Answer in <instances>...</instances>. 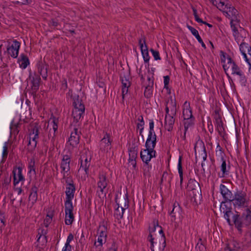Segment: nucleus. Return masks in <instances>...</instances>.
Listing matches in <instances>:
<instances>
[{
	"label": "nucleus",
	"instance_id": "1",
	"mask_svg": "<svg viewBox=\"0 0 251 251\" xmlns=\"http://www.w3.org/2000/svg\"><path fill=\"white\" fill-rule=\"evenodd\" d=\"M233 222L240 233H242V228L248 226L251 223V205L246 209L241 216L238 214L233 215Z\"/></svg>",
	"mask_w": 251,
	"mask_h": 251
},
{
	"label": "nucleus",
	"instance_id": "2",
	"mask_svg": "<svg viewBox=\"0 0 251 251\" xmlns=\"http://www.w3.org/2000/svg\"><path fill=\"white\" fill-rule=\"evenodd\" d=\"M187 189L191 201L196 205L200 204L202 199V195L199 182L195 179H190L187 184Z\"/></svg>",
	"mask_w": 251,
	"mask_h": 251
},
{
	"label": "nucleus",
	"instance_id": "3",
	"mask_svg": "<svg viewBox=\"0 0 251 251\" xmlns=\"http://www.w3.org/2000/svg\"><path fill=\"white\" fill-rule=\"evenodd\" d=\"M155 140L152 141H146L145 143L146 149L140 152V157L143 162L147 165H149V162L153 157L156 156V151L154 148L156 145Z\"/></svg>",
	"mask_w": 251,
	"mask_h": 251
},
{
	"label": "nucleus",
	"instance_id": "4",
	"mask_svg": "<svg viewBox=\"0 0 251 251\" xmlns=\"http://www.w3.org/2000/svg\"><path fill=\"white\" fill-rule=\"evenodd\" d=\"M235 208H244L247 206L248 200L246 193L242 190L236 191L231 200Z\"/></svg>",
	"mask_w": 251,
	"mask_h": 251
},
{
	"label": "nucleus",
	"instance_id": "5",
	"mask_svg": "<svg viewBox=\"0 0 251 251\" xmlns=\"http://www.w3.org/2000/svg\"><path fill=\"white\" fill-rule=\"evenodd\" d=\"M108 182L109 181L105 174L103 173L99 174V180L97 182L98 190L97 191V194L100 198L101 199L106 197V194L108 192L107 186Z\"/></svg>",
	"mask_w": 251,
	"mask_h": 251
},
{
	"label": "nucleus",
	"instance_id": "6",
	"mask_svg": "<svg viewBox=\"0 0 251 251\" xmlns=\"http://www.w3.org/2000/svg\"><path fill=\"white\" fill-rule=\"evenodd\" d=\"M222 11L225 16L230 20V21H235L237 23L240 22L239 12L233 6L226 4V6Z\"/></svg>",
	"mask_w": 251,
	"mask_h": 251
},
{
	"label": "nucleus",
	"instance_id": "7",
	"mask_svg": "<svg viewBox=\"0 0 251 251\" xmlns=\"http://www.w3.org/2000/svg\"><path fill=\"white\" fill-rule=\"evenodd\" d=\"M40 129V127L37 124L33 126L31 129L27 146H30L31 150L34 149L36 147Z\"/></svg>",
	"mask_w": 251,
	"mask_h": 251
},
{
	"label": "nucleus",
	"instance_id": "8",
	"mask_svg": "<svg viewBox=\"0 0 251 251\" xmlns=\"http://www.w3.org/2000/svg\"><path fill=\"white\" fill-rule=\"evenodd\" d=\"M88 151H86L80 156L79 160L80 161V166L78 171H84V174L88 176L89 174V168L91 164V157L90 155H88Z\"/></svg>",
	"mask_w": 251,
	"mask_h": 251
},
{
	"label": "nucleus",
	"instance_id": "9",
	"mask_svg": "<svg viewBox=\"0 0 251 251\" xmlns=\"http://www.w3.org/2000/svg\"><path fill=\"white\" fill-rule=\"evenodd\" d=\"M113 139L110 134L107 132L104 133V136L100 143V149L102 151L108 152L111 149V143Z\"/></svg>",
	"mask_w": 251,
	"mask_h": 251
},
{
	"label": "nucleus",
	"instance_id": "10",
	"mask_svg": "<svg viewBox=\"0 0 251 251\" xmlns=\"http://www.w3.org/2000/svg\"><path fill=\"white\" fill-rule=\"evenodd\" d=\"M107 222L103 220L100 222L98 229V237L97 239L98 243L104 244L106 241L107 230Z\"/></svg>",
	"mask_w": 251,
	"mask_h": 251
},
{
	"label": "nucleus",
	"instance_id": "11",
	"mask_svg": "<svg viewBox=\"0 0 251 251\" xmlns=\"http://www.w3.org/2000/svg\"><path fill=\"white\" fill-rule=\"evenodd\" d=\"M124 206H120V203L117 201V198H115V201L117 205V207L115 209L114 212V217L118 220L123 218L124 211L126 208L128 207V200L127 197L124 198Z\"/></svg>",
	"mask_w": 251,
	"mask_h": 251
},
{
	"label": "nucleus",
	"instance_id": "12",
	"mask_svg": "<svg viewBox=\"0 0 251 251\" xmlns=\"http://www.w3.org/2000/svg\"><path fill=\"white\" fill-rule=\"evenodd\" d=\"M227 201H222L220 205V210L224 214V218L226 220L227 222L229 225H231V220L230 217L231 215H233V213L231 211L232 207L231 206V203H226Z\"/></svg>",
	"mask_w": 251,
	"mask_h": 251
},
{
	"label": "nucleus",
	"instance_id": "13",
	"mask_svg": "<svg viewBox=\"0 0 251 251\" xmlns=\"http://www.w3.org/2000/svg\"><path fill=\"white\" fill-rule=\"evenodd\" d=\"M29 77L32 84L31 86L32 94L35 95L37 91L39 89L40 82L41 81L40 76L38 74L34 73L33 74H30Z\"/></svg>",
	"mask_w": 251,
	"mask_h": 251
},
{
	"label": "nucleus",
	"instance_id": "14",
	"mask_svg": "<svg viewBox=\"0 0 251 251\" xmlns=\"http://www.w3.org/2000/svg\"><path fill=\"white\" fill-rule=\"evenodd\" d=\"M73 204H65V223L67 225H72L74 220V216L73 213Z\"/></svg>",
	"mask_w": 251,
	"mask_h": 251
},
{
	"label": "nucleus",
	"instance_id": "15",
	"mask_svg": "<svg viewBox=\"0 0 251 251\" xmlns=\"http://www.w3.org/2000/svg\"><path fill=\"white\" fill-rule=\"evenodd\" d=\"M70 162L71 158L69 155H63L60 165L62 170L61 173L63 175V178H66L68 175L67 174L70 170Z\"/></svg>",
	"mask_w": 251,
	"mask_h": 251
},
{
	"label": "nucleus",
	"instance_id": "16",
	"mask_svg": "<svg viewBox=\"0 0 251 251\" xmlns=\"http://www.w3.org/2000/svg\"><path fill=\"white\" fill-rule=\"evenodd\" d=\"M214 118L215 120L214 123L216 126L217 130L218 131L219 134L224 137L225 134V128L223 126V122L222 120V117L218 112H215L214 115Z\"/></svg>",
	"mask_w": 251,
	"mask_h": 251
},
{
	"label": "nucleus",
	"instance_id": "17",
	"mask_svg": "<svg viewBox=\"0 0 251 251\" xmlns=\"http://www.w3.org/2000/svg\"><path fill=\"white\" fill-rule=\"evenodd\" d=\"M139 44L141 49V53L145 63H148L150 60V56L147 45L146 44L145 37L144 36L139 40Z\"/></svg>",
	"mask_w": 251,
	"mask_h": 251
},
{
	"label": "nucleus",
	"instance_id": "18",
	"mask_svg": "<svg viewBox=\"0 0 251 251\" xmlns=\"http://www.w3.org/2000/svg\"><path fill=\"white\" fill-rule=\"evenodd\" d=\"M75 191V188L73 183H70L67 184L65 192L66 197L65 204H73L72 201L74 197Z\"/></svg>",
	"mask_w": 251,
	"mask_h": 251
},
{
	"label": "nucleus",
	"instance_id": "19",
	"mask_svg": "<svg viewBox=\"0 0 251 251\" xmlns=\"http://www.w3.org/2000/svg\"><path fill=\"white\" fill-rule=\"evenodd\" d=\"M13 175V184L15 186L18 184L20 182H23L25 181V178L22 174V168L20 167H16L13 169L12 171Z\"/></svg>",
	"mask_w": 251,
	"mask_h": 251
},
{
	"label": "nucleus",
	"instance_id": "20",
	"mask_svg": "<svg viewBox=\"0 0 251 251\" xmlns=\"http://www.w3.org/2000/svg\"><path fill=\"white\" fill-rule=\"evenodd\" d=\"M20 45L21 44L19 42L14 40L11 46L7 48L8 54L14 58H17L18 55Z\"/></svg>",
	"mask_w": 251,
	"mask_h": 251
},
{
	"label": "nucleus",
	"instance_id": "21",
	"mask_svg": "<svg viewBox=\"0 0 251 251\" xmlns=\"http://www.w3.org/2000/svg\"><path fill=\"white\" fill-rule=\"evenodd\" d=\"M80 135L81 132L78 130V129L76 127H74L69 138L70 145L73 147L76 146L79 142Z\"/></svg>",
	"mask_w": 251,
	"mask_h": 251
},
{
	"label": "nucleus",
	"instance_id": "22",
	"mask_svg": "<svg viewBox=\"0 0 251 251\" xmlns=\"http://www.w3.org/2000/svg\"><path fill=\"white\" fill-rule=\"evenodd\" d=\"M36 67L38 73L42 76L43 79L46 80L48 77L49 65L45 61H40L37 63Z\"/></svg>",
	"mask_w": 251,
	"mask_h": 251
},
{
	"label": "nucleus",
	"instance_id": "23",
	"mask_svg": "<svg viewBox=\"0 0 251 251\" xmlns=\"http://www.w3.org/2000/svg\"><path fill=\"white\" fill-rule=\"evenodd\" d=\"M220 191L223 199L226 201L231 202V200L233 198V194L225 185L221 184L220 185Z\"/></svg>",
	"mask_w": 251,
	"mask_h": 251
},
{
	"label": "nucleus",
	"instance_id": "24",
	"mask_svg": "<svg viewBox=\"0 0 251 251\" xmlns=\"http://www.w3.org/2000/svg\"><path fill=\"white\" fill-rule=\"evenodd\" d=\"M176 115H172L171 114L166 115L165 118V128L168 131L173 130L175 122V117Z\"/></svg>",
	"mask_w": 251,
	"mask_h": 251
},
{
	"label": "nucleus",
	"instance_id": "25",
	"mask_svg": "<svg viewBox=\"0 0 251 251\" xmlns=\"http://www.w3.org/2000/svg\"><path fill=\"white\" fill-rule=\"evenodd\" d=\"M85 111L84 106H81V107L74 108L72 111V116L74 118V122H78L79 120L82 117Z\"/></svg>",
	"mask_w": 251,
	"mask_h": 251
},
{
	"label": "nucleus",
	"instance_id": "26",
	"mask_svg": "<svg viewBox=\"0 0 251 251\" xmlns=\"http://www.w3.org/2000/svg\"><path fill=\"white\" fill-rule=\"evenodd\" d=\"M155 140L157 142V136L154 130V122L153 119L149 120V131L146 141H152Z\"/></svg>",
	"mask_w": 251,
	"mask_h": 251
},
{
	"label": "nucleus",
	"instance_id": "27",
	"mask_svg": "<svg viewBox=\"0 0 251 251\" xmlns=\"http://www.w3.org/2000/svg\"><path fill=\"white\" fill-rule=\"evenodd\" d=\"M38 188L34 184L31 188L30 194L28 197L29 201H31V205L33 206L36 202L38 198L37 191Z\"/></svg>",
	"mask_w": 251,
	"mask_h": 251
},
{
	"label": "nucleus",
	"instance_id": "28",
	"mask_svg": "<svg viewBox=\"0 0 251 251\" xmlns=\"http://www.w3.org/2000/svg\"><path fill=\"white\" fill-rule=\"evenodd\" d=\"M182 115L183 118H190L194 117L192 115V109L190 107V103L186 101L183 105Z\"/></svg>",
	"mask_w": 251,
	"mask_h": 251
},
{
	"label": "nucleus",
	"instance_id": "29",
	"mask_svg": "<svg viewBox=\"0 0 251 251\" xmlns=\"http://www.w3.org/2000/svg\"><path fill=\"white\" fill-rule=\"evenodd\" d=\"M181 209L178 203H175L173 205V208L171 211L170 215L171 217V221L174 222L176 220V217L180 215Z\"/></svg>",
	"mask_w": 251,
	"mask_h": 251
},
{
	"label": "nucleus",
	"instance_id": "30",
	"mask_svg": "<svg viewBox=\"0 0 251 251\" xmlns=\"http://www.w3.org/2000/svg\"><path fill=\"white\" fill-rule=\"evenodd\" d=\"M51 123L52 124V129L50 130L48 137L49 138H51V141L53 142L55 140V132L58 129V119L53 118Z\"/></svg>",
	"mask_w": 251,
	"mask_h": 251
},
{
	"label": "nucleus",
	"instance_id": "31",
	"mask_svg": "<svg viewBox=\"0 0 251 251\" xmlns=\"http://www.w3.org/2000/svg\"><path fill=\"white\" fill-rule=\"evenodd\" d=\"M18 62L20 68L25 69L29 64V60L26 55L22 53L20 55L18 60Z\"/></svg>",
	"mask_w": 251,
	"mask_h": 251
},
{
	"label": "nucleus",
	"instance_id": "32",
	"mask_svg": "<svg viewBox=\"0 0 251 251\" xmlns=\"http://www.w3.org/2000/svg\"><path fill=\"white\" fill-rule=\"evenodd\" d=\"M169 100L166 102H168V106L170 109V114L172 115H176L177 112L176 103L175 99H173L172 96H170Z\"/></svg>",
	"mask_w": 251,
	"mask_h": 251
},
{
	"label": "nucleus",
	"instance_id": "33",
	"mask_svg": "<svg viewBox=\"0 0 251 251\" xmlns=\"http://www.w3.org/2000/svg\"><path fill=\"white\" fill-rule=\"evenodd\" d=\"M221 160L222 161V165L221 166V170L222 171L221 175L219 174L218 176L220 177H224L229 174V169L230 167H227L226 160L224 157H221Z\"/></svg>",
	"mask_w": 251,
	"mask_h": 251
},
{
	"label": "nucleus",
	"instance_id": "34",
	"mask_svg": "<svg viewBox=\"0 0 251 251\" xmlns=\"http://www.w3.org/2000/svg\"><path fill=\"white\" fill-rule=\"evenodd\" d=\"M188 28L190 30L192 34L197 38L198 42L201 44V46L204 48L206 49V46L203 42L202 39L200 36L198 31L190 25H187Z\"/></svg>",
	"mask_w": 251,
	"mask_h": 251
},
{
	"label": "nucleus",
	"instance_id": "35",
	"mask_svg": "<svg viewBox=\"0 0 251 251\" xmlns=\"http://www.w3.org/2000/svg\"><path fill=\"white\" fill-rule=\"evenodd\" d=\"M184 134L183 138L185 139V134L188 129L189 127H192L194 125L195 117H192L188 119L185 118L184 119Z\"/></svg>",
	"mask_w": 251,
	"mask_h": 251
},
{
	"label": "nucleus",
	"instance_id": "36",
	"mask_svg": "<svg viewBox=\"0 0 251 251\" xmlns=\"http://www.w3.org/2000/svg\"><path fill=\"white\" fill-rule=\"evenodd\" d=\"M153 84V81H151L146 87L145 91H144V96L146 98H150L152 96Z\"/></svg>",
	"mask_w": 251,
	"mask_h": 251
},
{
	"label": "nucleus",
	"instance_id": "37",
	"mask_svg": "<svg viewBox=\"0 0 251 251\" xmlns=\"http://www.w3.org/2000/svg\"><path fill=\"white\" fill-rule=\"evenodd\" d=\"M236 64V63L232 59L230 56L227 57V63L223 64V67L226 73L230 68L233 67V64Z\"/></svg>",
	"mask_w": 251,
	"mask_h": 251
},
{
	"label": "nucleus",
	"instance_id": "38",
	"mask_svg": "<svg viewBox=\"0 0 251 251\" xmlns=\"http://www.w3.org/2000/svg\"><path fill=\"white\" fill-rule=\"evenodd\" d=\"M157 227H158L157 231L160 234H161V240L163 241L162 248H160L159 250H160V251H163L164 250V248H165L166 245V238H165L164 234L163 233V230L162 229L161 226H159L157 223Z\"/></svg>",
	"mask_w": 251,
	"mask_h": 251
},
{
	"label": "nucleus",
	"instance_id": "39",
	"mask_svg": "<svg viewBox=\"0 0 251 251\" xmlns=\"http://www.w3.org/2000/svg\"><path fill=\"white\" fill-rule=\"evenodd\" d=\"M213 5L216 6L220 10H222L226 4H225V0H210Z\"/></svg>",
	"mask_w": 251,
	"mask_h": 251
},
{
	"label": "nucleus",
	"instance_id": "40",
	"mask_svg": "<svg viewBox=\"0 0 251 251\" xmlns=\"http://www.w3.org/2000/svg\"><path fill=\"white\" fill-rule=\"evenodd\" d=\"M73 105L74 108L81 107V106H84L82 103V100L79 99V97L77 95H75L73 96Z\"/></svg>",
	"mask_w": 251,
	"mask_h": 251
},
{
	"label": "nucleus",
	"instance_id": "41",
	"mask_svg": "<svg viewBox=\"0 0 251 251\" xmlns=\"http://www.w3.org/2000/svg\"><path fill=\"white\" fill-rule=\"evenodd\" d=\"M129 159H136L137 155V148L135 146L130 147L128 150Z\"/></svg>",
	"mask_w": 251,
	"mask_h": 251
},
{
	"label": "nucleus",
	"instance_id": "42",
	"mask_svg": "<svg viewBox=\"0 0 251 251\" xmlns=\"http://www.w3.org/2000/svg\"><path fill=\"white\" fill-rule=\"evenodd\" d=\"M177 168H178V172L180 177V186L182 185V182H183V170H182V163H181V157H179V160H178V163L177 165Z\"/></svg>",
	"mask_w": 251,
	"mask_h": 251
},
{
	"label": "nucleus",
	"instance_id": "43",
	"mask_svg": "<svg viewBox=\"0 0 251 251\" xmlns=\"http://www.w3.org/2000/svg\"><path fill=\"white\" fill-rule=\"evenodd\" d=\"M20 125V124L19 123H15L14 121H12V122L11 123L10 127L11 131L13 132V133L14 134H18L19 132V130L18 128L19 127Z\"/></svg>",
	"mask_w": 251,
	"mask_h": 251
},
{
	"label": "nucleus",
	"instance_id": "44",
	"mask_svg": "<svg viewBox=\"0 0 251 251\" xmlns=\"http://www.w3.org/2000/svg\"><path fill=\"white\" fill-rule=\"evenodd\" d=\"M28 169H29V173H33L34 175L36 174L35 167V160L33 158L30 159L28 162Z\"/></svg>",
	"mask_w": 251,
	"mask_h": 251
},
{
	"label": "nucleus",
	"instance_id": "45",
	"mask_svg": "<svg viewBox=\"0 0 251 251\" xmlns=\"http://www.w3.org/2000/svg\"><path fill=\"white\" fill-rule=\"evenodd\" d=\"M240 50L241 51H251V47L248 44L242 42L240 44Z\"/></svg>",
	"mask_w": 251,
	"mask_h": 251
},
{
	"label": "nucleus",
	"instance_id": "46",
	"mask_svg": "<svg viewBox=\"0 0 251 251\" xmlns=\"http://www.w3.org/2000/svg\"><path fill=\"white\" fill-rule=\"evenodd\" d=\"M131 83H122L123 100L124 99L125 96L128 93V89Z\"/></svg>",
	"mask_w": 251,
	"mask_h": 251
},
{
	"label": "nucleus",
	"instance_id": "47",
	"mask_svg": "<svg viewBox=\"0 0 251 251\" xmlns=\"http://www.w3.org/2000/svg\"><path fill=\"white\" fill-rule=\"evenodd\" d=\"M47 230H45L44 229H42L41 233H40V232L38 233V235H39V237H38V238L37 239V241L39 242L40 240L42 238V240L45 243H47V237L46 235L47 234Z\"/></svg>",
	"mask_w": 251,
	"mask_h": 251
},
{
	"label": "nucleus",
	"instance_id": "48",
	"mask_svg": "<svg viewBox=\"0 0 251 251\" xmlns=\"http://www.w3.org/2000/svg\"><path fill=\"white\" fill-rule=\"evenodd\" d=\"M232 71V74L238 75L241 73L242 71L238 67L236 64H233V67L231 69Z\"/></svg>",
	"mask_w": 251,
	"mask_h": 251
},
{
	"label": "nucleus",
	"instance_id": "49",
	"mask_svg": "<svg viewBox=\"0 0 251 251\" xmlns=\"http://www.w3.org/2000/svg\"><path fill=\"white\" fill-rule=\"evenodd\" d=\"M236 24H237V23H235V21H230V26H231L232 31L233 32V36H236V35L239 34L238 30L237 27H236Z\"/></svg>",
	"mask_w": 251,
	"mask_h": 251
},
{
	"label": "nucleus",
	"instance_id": "50",
	"mask_svg": "<svg viewBox=\"0 0 251 251\" xmlns=\"http://www.w3.org/2000/svg\"><path fill=\"white\" fill-rule=\"evenodd\" d=\"M171 177L169 176L168 174L166 172H164L163 173L162 178L160 180V183H163L164 180L166 181H167L169 183H170L171 181Z\"/></svg>",
	"mask_w": 251,
	"mask_h": 251
},
{
	"label": "nucleus",
	"instance_id": "51",
	"mask_svg": "<svg viewBox=\"0 0 251 251\" xmlns=\"http://www.w3.org/2000/svg\"><path fill=\"white\" fill-rule=\"evenodd\" d=\"M154 236H152L151 234L149 235L147 238V240L150 242L151 246L150 249L151 251H154V244L155 243L154 240V238L153 237Z\"/></svg>",
	"mask_w": 251,
	"mask_h": 251
},
{
	"label": "nucleus",
	"instance_id": "52",
	"mask_svg": "<svg viewBox=\"0 0 251 251\" xmlns=\"http://www.w3.org/2000/svg\"><path fill=\"white\" fill-rule=\"evenodd\" d=\"M234 39L236 42L238 43V44L239 45V43L242 42H244L245 40V37H244L242 35V33H241L240 34L239 33V34L236 35V36H234Z\"/></svg>",
	"mask_w": 251,
	"mask_h": 251
},
{
	"label": "nucleus",
	"instance_id": "53",
	"mask_svg": "<svg viewBox=\"0 0 251 251\" xmlns=\"http://www.w3.org/2000/svg\"><path fill=\"white\" fill-rule=\"evenodd\" d=\"M158 227H157V223L155 224V223H153V227H150L149 228V235H151L152 236H154L155 232L156 230L157 231Z\"/></svg>",
	"mask_w": 251,
	"mask_h": 251
},
{
	"label": "nucleus",
	"instance_id": "54",
	"mask_svg": "<svg viewBox=\"0 0 251 251\" xmlns=\"http://www.w3.org/2000/svg\"><path fill=\"white\" fill-rule=\"evenodd\" d=\"M150 51L152 53V56H153L154 60H158L161 59L159 53L158 51L152 49H151Z\"/></svg>",
	"mask_w": 251,
	"mask_h": 251
},
{
	"label": "nucleus",
	"instance_id": "55",
	"mask_svg": "<svg viewBox=\"0 0 251 251\" xmlns=\"http://www.w3.org/2000/svg\"><path fill=\"white\" fill-rule=\"evenodd\" d=\"M220 55L221 56V62L223 64L226 63V59H227V57L228 56H230L229 55H227L226 53H225L224 51L222 50L220 51Z\"/></svg>",
	"mask_w": 251,
	"mask_h": 251
},
{
	"label": "nucleus",
	"instance_id": "56",
	"mask_svg": "<svg viewBox=\"0 0 251 251\" xmlns=\"http://www.w3.org/2000/svg\"><path fill=\"white\" fill-rule=\"evenodd\" d=\"M8 155V147L7 143H5V145L3 147V151H2V159L5 160L7 158Z\"/></svg>",
	"mask_w": 251,
	"mask_h": 251
},
{
	"label": "nucleus",
	"instance_id": "57",
	"mask_svg": "<svg viewBox=\"0 0 251 251\" xmlns=\"http://www.w3.org/2000/svg\"><path fill=\"white\" fill-rule=\"evenodd\" d=\"M11 176H5L3 182L2 183V186L3 187H7V186L9 185L11 182Z\"/></svg>",
	"mask_w": 251,
	"mask_h": 251
},
{
	"label": "nucleus",
	"instance_id": "58",
	"mask_svg": "<svg viewBox=\"0 0 251 251\" xmlns=\"http://www.w3.org/2000/svg\"><path fill=\"white\" fill-rule=\"evenodd\" d=\"M138 121L139 122L138 123H137V127L138 128H139L140 127H142V126H144V124H145V122H144V119H143V117L142 115H140L138 117Z\"/></svg>",
	"mask_w": 251,
	"mask_h": 251
},
{
	"label": "nucleus",
	"instance_id": "59",
	"mask_svg": "<svg viewBox=\"0 0 251 251\" xmlns=\"http://www.w3.org/2000/svg\"><path fill=\"white\" fill-rule=\"evenodd\" d=\"M52 216L47 215L45 219L44 220V225L46 227H48L49 225L52 221Z\"/></svg>",
	"mask_w": 251,
	"mask_h": 251
},
{
	"label": "nucleus",
	"instance_id": "60",
	"mask_svg": "<svg viewBox=\"0 0 251 251\" xmlns=\"http://www.w3.org/2000/svg\"><path fill=\"white\" fill-rule=\"evenodd\" d=\"M120 78L122 83H131L130 81H129L130 76L129 75H124L123 76L121 75Z\"/></svg>",
	"mask_w": 251,
	"mask_h": 251
},
{
	"label": "nucleus",
	"instance_id": "61",
	"mask_svg": "<svg viewBox=\"0 0 251 251\" xmlns=\"http://www.w3.org/2000/svg\"><path fill=\"white\" fill-rule=\"evenodd\" d=\"M103 243H100L95 242L94 243V247L95 251H102L103 250Z\"/></svg>",
	"mask_w": 251,
	"mask_h": 251
},
{
	"label": "nucleus",
	"instance_id": "62",
	"mask_svg": "<svg viewBox=\"0 0 251 251\" xmlns=\"http://www.w3.org/2000/svg\"><path fill=\"white\" fill-rule=\"evenodd\" d=\"M238 75L240 77V82L242 84L245 85V83L247 82V79L243 71L241 73H240V74Z\"/></svg>",
	"mask_w": 251,
	"mask_h": 251
},
{
	"label": "nucleus",
	"instance_id": "63",
	"mask_svg": "<svg viewBox=\"0 0 251 251\" xmlns=\"http://www.w3.org/2000/svg\"><path fill=\"white\" fill-rule=\"evenodd\" d=\"M118 246L116 242H113L111 247L108 248L107 251H117Z\"/></svg>",
	"mask_w": 251,
	"mask_h": 251
},
{
	"label": "nucleus",
	"instance_id": "64",
	"mask_svg": "<svg viewBox=\"0 0 251 251\" xmlns=\"http://www.w3.org/2000/svg\"><path fill=\"white\" fill-rule=\"evenodd\" d=\"M50 25L53 26L54 27H57L60 25V24L58 20L56 19H52L50 22Z\"/></svg>",
	"mask_w": 251,
	"mask_h": 251
}]
</instances>
